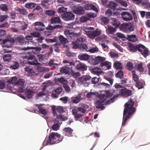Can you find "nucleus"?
Listing matches in <instances>:
<instances>
[{
  "label": "nucleus",
  "mask_w": 150,
  "mask_h": 150,
  "mask_svg": "<svg viewBox=\"0 0 150 150\" xmlns=\"http://www.w3.org/2000/svg\"><path fill=\"white\" fill-rule=\"evenodd\" d=\"M19 67V64L18 62L17 61H15L13 64L11 65L10 67L13 69L16 70L18 69Z\"/></svg>",
  "instance_id": "obj_43"
},
{
  "label": "nucleus",
  "mask_w": 150,
  "mask_h": 150,
  "mask_svg": "<svg viewBox=\"0 0 150 150\" xmlns=\"http://www.w3.org/2000/svg\"><path fill=\"white\" fill-rule=\"evenodd\" d=\"M38 109L39 112L44 115H45L47 113L46 109H44L42 108H39Z\"/></svg>",
  "instance_id": "obj_61"
},
{
  "label": "nucleus",
  "mask_w": 150,
  "mask_h": 150,
  "mask_svg": "<svg viewBox=\"0 0 150 150\" xmlns=\"http://www.w3.org/2000/svg\"><path fill=\"white\" fill-rule=\"evenodd\" d=\"M25 83L24 80L22 79H19L15 83V85H19L20 86L23 85Z\"/></svg>",
  "instance_id": "obj_50"
},
{
  "label": "nucleus",
  "mask_w": 150,
  "mask_h": 150,
  "mask_svg": "<svg viewBox=\"0 0 150 150\" xmlns=\"http://www.w3.org/2000/svg\"><path fill=\"white\" fill-rule=\"evenodd\" d=\"M145 85V82L144 81L142 80H139L135 83V86L138 89L143 88Z\"/></svg>",
  "instance_id": "obj_14"
},
{
  "label": "nucleus",
  "mask_w": 150,
  "mask_h": 150,
  "mask_svg": "<svg viewBox=\"0 0 150 150\" xmlns=\"http://www.w3.org/2000/svg\"><path fill=\"white\" fill-rule=\"evenodd\" d=\"M25 71L28 72V74H32L33 73V71L32 68H30L29 66H27L25 68Z\"/></svg>",
  "instance_id": "obj_54"
},
{
  "label": "nucleus",
  "mask_w": 150,
  "mask_h": 150,
  "mask_svg": "<svg viewBox=\"0 0 150 150\" xmlns=\"http://www.w3.org/2000/svg\"><path fill=\"white\" fill-rule=\"evenodd\" d=\"M35 93L34 90H32L30 89L26 88L25 91V93L26 95L27 98L28 99L31 98L33 96V94Z\"/></svg>",
  "instance_id": "obj_15"
},
{
  "label": "nucleus",
  "mask_w": 150,
  "mask_h": 150,
  "mask_svg": "<svg viewBox=\"0 0 150 150\" xmlns=\"http://www.w3.org/2000/svg\"><path fill=\"white\" fill-rule=\"evenodd\" d=\"M79 48L82 49V50H87L88 49V47L86 44L81 43L79 44Z\"/></svg>",
  "instance_id": "obj_59"
},
{
  "label": "nucleus",
  "mask_w": 150,
  "mask_h": 150,
  "mask_svg": "<svg viewBox=\"0 0 150 150\" xmlns=\"http://www.w3.org/2000/svg\"><path fill=\"white\" fill-rule=\"evenodd\" d=\"M86 32L88 36L91 39H93L97 36L100 35L101 33V31L99 30L98 29H97L95 30H94L93 31L88 30L85 31Z\"/></svg>",
  "instance_id": "obj_6"
},
{
  "label": "nucleus",
  "mask_w": 150,
  "mask_h": 150,
  "mask_svg": "<svg viewBox=\"0 0 150 150\" xmlns=\"http://www.w3.org/2000/svg\"><path fill=\"white\" fill-rule=\"evenodd\" d=\"M127 39L129 41L135 42L138 40V38L135 35L132 34L127 35Z\"/></svg>",
  "instance_id": "obj_19"
},
{
  "label": "nucleus",
  "mask_w": 150,
  "mask_h": 150,
  "mask_svg": "<svg viewBox=\"0 0 150 150\" xmlns=\"http://www.w3.org/2000/svg\"><path fill=\"white\" fill-rule=\"evenodd\" d=\"M41 50L42 48L41 47L36 46L34 47L33 50H32V52L34 54H37L39 53Z\"/></svg>",
  "instance_id": "obj_39"
},
{
  "label": "nucleus",
  "mask_w": 150,
  "mask_h": 150,
  "mask_svg": "<svg viewBox=\"0 0 150 150\" xmlns=\"http://www.w3.org/2000/svg\"><path fill=\"white\" fill-rule=\"evenodd\" d=\"M71 101L74 104H77L79 102L82 100V98L81 97V94L79 93L78 94V96H76L74 98H71Z\"/></svg>",
  "instance_id": "obj_20"
},
{
  "label": "nucleus",
  "mask_w": 150,
  "mask_h": 150,
  "mask_svg": "<svg viewBox=\"0 0 150 150\" xmlns=\"http://www.w3.org/2000/svg\"><path fill=\"white\" fill-rule=\"evenodd\" d=\"M113 67L117 70H121L122 69V64L119 61L115 62L113 64Z\"/></svg>",
  "instance_id": "obj_26"
},
{
  "label": "nucleus",
  "mask_w": 150,
  "mask_h": 150,
  "mask_svg": "<svg viewBox=\"0 0 150 150\" xmlns=\"http://www.w3.org/2000/svg\"><path fill=\"white\" fill-rule=\"evenodd\" d=\"M128 45L129 48L130 52H134L137 51V45L135 46L130 42L128 43Z\"/></svg>",
  "instance_id": "obj_27"
},
{
  "label": "nucleus",
  "mask_w": 150,
  "mask_h": 150,
  "mask_svg": "<svg viewBox=\"0 0 150 150\" xmlns=\"http://www.w3.org/2000/svg\"><path fill=\"white\" fill-rule=\"evenodd\" d=\"M88 62L92 65H97L96 61L95 60L94 58L90 57V59L88 60Z\"/></svg>",
  "instance_id": "obj_47"
},
{
  "label": "nucleus",
  "mask_w": 150,
  "mask_h": 150,
  "mask_svg": "<svg viewBox=\"0 0 150 150\" xmlns=\"http://www.w3.org/2000/svg\"><path fill=\"white\" fill-rule=\"evenodd\" d=\"M120 91L119 95L124 96L125 97L131 96L132 95V91L127 88L125 87L119 90Z\"/></svg>",
  "instance_id": "obj_8"
},
{
  "label": "nucleus",
  "mask_w": 150,
  "mask_h": 150,
  "mask_svg": "<svg viewBox=\"0 0 150 150\" xmlns=\"http://www.w3.org/2000/svg\"><path fill=\"white\" fill-rule=\"evenodd\" d=\"M12 56L10 54H6L3 55V59L6 62H8L11 60Z\"/></svg>",
  "instance_id": "obj_34"
},
{
  "label": "nucleus",
  "mask_w": 150,
  "mask_h": 150,
  "mask_svg": "<svg viewBox=\"0 0 150 150\" xmlns=\"http://www.w3.org/2000/svg\"><path fill=\"white\" fill-rule=\"evenodd\" d=\"M56 11L54 10H46L45 14L49 16H54Z\"/></svg>",
  "instance_id": "obj_38"
},
{
  "label": "nucleus",
  "mask_w": 150,
  "mask_h": 150,
  "mask_svg": "<svg viewBox=\"0 0 150 150\" xmlns=\"http://www.w3.org/2000/svg\"><path fill=\"white\" fill-rule=\"evenodd\" d=\"M144 57H146L150 54V52L148 48L146 47L140 53Z\"/></svg>",
  "instance_id": "obj_30"
},
{
  "label": "nucleus",
  "mask_w": 150,
  "mask_h": 150,
  "mask_svg": "<svg viewBox=\"0 0 150 150\" xmlns=\"http://www.w3.org/2000/svg\"><path fill=\"white\" fill-rule=\"evenodd\" d=\"M0 8L3 11H7L8 9V6L5 4H1L0 5Z\"/></svg>",
  "instance_id": "obj_49"
},
{
  "label": "nucleus",
  "mask_w": 150,
  "mask_h": 150,
  "mask_svg": "<svg viewBox=\"0 0 150 150\" xmlns=\"http://www.w3.org/2000/svg\"><path fill=\"white\" fill-rule=\"evenodd\" d=\"M45 40L47 43H53L55 42H57L58 41V38L56 36H55L53 39L46 38Z\"/></svg>",
  "instance_id": "obj_35"
},
{
  "label": "nucleus",
  "mask_w": 150,
  "mask_h": 150,
  "mask_svg": "<svg viewBox=\"0 0 150 150\" xmlns=\"http://www.w3.org/2000/svg\"><path fill=\"white\" fill-rule=\"evenodd\" d=\"M70 74L72 75L74 78H77L80 75V74L79 72H75L73 70H71Z\"/></svg>",
  "instance_id": "obj_45"
},
{
  "label": "nucleus",
  "mask_w": 150,
  "mask_h": 150,
  "mask_svg": "<svg viewBox=\"0 0 150 150\" xmlns=\"http://www.w3.org/2000/svg\"><path fill=\"white\" fill-rule=\"evenodd\" d=\"M58 38L59 40L62 44H66L68 42V40L62 35H59Z\"/></svg>",
  "instance_id": "obj_29"
},
{
  "label": "nucleus",
  "mask_w": 150,
  "mask_h": 150,
  "mask_svg": "<svg viewBox=\"0 0 150 150\" xmlns=\"http://www.w3.org/2000/svg\"><path fill=\"white\" fill-rule=\"evenodd\" d=\"M60 126L58 123H54L51 127L52 129L54 131H57L59 129Z\"/></svg>",
  "instance_id": "obj_48"
},
{
  "label": "nucleus",
  "mask_w": 150,
  "mask_h": 150,
  "mask_svg": "<svg viewBox=\"0 0 150 150\" xmlns=\"http://www.w3.org/2000/svg\"><path fill=\"white\" fill-rule=\"evenodd\" d=\"M95 60L96 61L97 64L100 63V66L101 67L105 66L107 69L109 70L111 68V63L109 62L105 61L106 59L105 57L98 56L95 57Z\"/></svg>",
  "instance_id": "obj_3"
},
{
  "label": "nucleus",
  "mask_w": 150,
  "mask_h": 150,
  "mask_svg": "<svg viewBox=\"0 0 150 150\" xmlns=\"http://www.w3.org/2000/svg\"><path fill=\"white\" fill-rule=\"evenodd\" d=\"M63 131L64 132H65L66 133H68V134H65V136H67L68 137L72 136V135H71L72 134V133L73 132V130L71 128L68 127H65L63 129Z\"/></svg>",
  "instance_id": "obj_24"
},
{
  "label": "nucleus",
  "mask_w": 150,
  "mask_h": 150,
  "mask_svg": "<svg viewBox=\"0 0 150 150\" xmlns=\"http://www.w3.org/2000/svg\"><path fill=\"white\" fill-rule=\"evenodd\" d=\"M30 34L32 37L35 38H38L41 35L40 33L39 32H34L30 33Z\"/></svg>",
  "instance_id": "obj_56"
},
{
  "label": "nucleus",
  "mask_w": 150,
  "mask_h": 150,
  "mask_svg": "<svg viewBox=\"0 0 150 150\" xmlns=\"http://www.w3.org/2000/svg\"><path fill=\"white\" fill-rule=\"evenodd\" d=\"M16 11L19 12L21 14L23 15V16H25L28 13V12L24 8H18L16 9Z\"/></svg>",
  "instance_id": "obj_33"
},
{
  "label": "nucleus",
  "mask_w": 150,
  "mask_h": 150,
  "mask_svg": "<svg viewBox=\"0 0 150 150\" xmlns=\"http://www.w3.org/2000/svg\"><path fill=\"white\" fill-rule=\"evenodd\" d=\"M64 33L67 36H70L73 38L77 37L80 36L81 33L80 32L77 33L74 32H71L69 30H65L64 31Z\"/></svg>",
  "instance_id": "obj_10"
},
{
  "label": "nucleus",
  "mask_w": 150,
  "mask_h": 150,
  "mask_svg": "<svg viewBox=\"0 0 150 150\" xmlns=\"http://www.w3.org/2000/svg\"><path fill=\"white\" fill-rule=\"evenodd\" d=\"M77 62H78V63L76 64V68L77 69L82 71H85L87 70V67L85 64L79 61Z\"/></svg>",
  "instance_id": "obj_11"
},
{
  "label": "nucleus",
  "mask_w": 150,
  "mask_h": 150,
  "mask_svg": "<svg viewBox=\"0 0 150 150\" xmlns=\"http://www.w3.org/2000/svg\"><path fill=\"white\" fill-rule=\"evenodd\" d=\"M90 56L86 53H81L78 56V58L81 61H88L90 59Z\"/></svg>",
  "instance_id": "obj_13"
},
{
  "label": "nucleus",
  "mask_w": 150,
  "mask_h": 150,
  "mask_svg": "<svg viewBox=\"0 0 150 150\" xmlns=\"http://www.w3.org/2000/svg\"><path fill=\"white\" fill-rule=\"evenodd\" d=\"M36 4L33 2L27 3L25 4V7L27 8H33L35 7Z\"/></svg>",
  "instance_id": "obj_37"
},
{
  "label": "nucleus",
  "mask_w": 150,
  "mask_h": 150,
  "mask_svg": "<svg viewBox=\"0 0 150 150\" xmlns=\"http://www.w3.org/2000/svg\"><path fill=\"white\" fill-rule=\"evenodd\" d=\"M71 9L73 13L76 14L81 15L85 13V10L82 6H78L74 5L72 7Z\"/></svg>",
  "instance_id": "obj_7"
},
{
  "label": "nucleus",
  "mask_w": 150,
  "mask_h": 150,
  "mask_svg": "<svg viewBox=\"0 0 150 150\" xmlns=\"http://www.w3.org/2000/svg\"><path fill=\"white\" fill-rule=\"evenodd\" d=\"M117 37L125 41L127 40V37H126L125 35L120 33H117L116 34Z\"/></svg>",
  "instance_id": "obj_46"
},
{
  "label": "nucleus",
  "mask_w": 150,
  "mask_h": 150,
  "mask_svg": "<svg viewBox=\"0 0 150 150\" xmlns=\"http://www.w3.org/2000/svg\"><path fill=\"white\" fill-rule=\"evenodd\" d=\"M134 30L133 24L130 22L122 23L120 27V30L126 33L133 31Z\"/></svg>",
  "instance_id": "obj_4"
},
{
  "label": "nucleus",
  "mask_w": 150,
  "mask_h": 150,
  "mask_svg": "<svg viewBox=\"0 0 150 150\" xmlns=\"http://www.w3.org/2000/svg\"><path fill=\"white\" fill-rule=\"evenodd\" d=\"M68 64H67L66 66L62 67L60 70V71L62 73L66 75L67 74L69 75L70 74V71L68 69L67 67Z\"/></svg>",
  "instance_id": "obj_22"
},
{
  "label": "nucleus",
  "mask_w": 150,
  "mask_h": 150,
  "mask_svg": "<svg viewBox=\"0 0 150 150\" xmlns=\"http://www.w3.org/2000/svg\"><path fill=\"white\" fill-rule=\"evenodd\" d=\"M63 139V137L57 132L50 133L48 136V139L46 142V144H45L46 141L45 139L42 144V145L44 146L41 148L40 150H41L45 146L48 145L49 144L52 145L59 143L62 141Z\"/></svg>",
  "instance_id": "obj_2"
},
{
  "label": "nucleus",
  "mask_w": 150,
  "mask_h": 150,
  "mask_svg": "<svg viewBox=\"0 0 150 150\" xmlns=\"http://www.w3.org/2000/svg\"><path fill=\"white\" fill-rule=\"evenodd\" d=\"M134 101L131 99L125 104L123 112L122 126H125L127 120L135 112L136 109L134 107Z\"/></svg>",
  "instance_id": "obj_1"
},
{
  "label": "nucleus",
  "mask_w": 150,
  "mask_h": 150,
  "mask_svg": "<svg viewBox=\"0 0 150 150\" xmlns=\"http://www.w3.org/2000/svg\"><path fill=\"white\" fill-rule=\"evenodd\" d=\"M146 47L144 45L141 44H139L137 45V51H138L141 53L143 50Z\"/></svg>",
  "instance_id": "obj_40"
},
{
  "label": "nucleus",
  "mask_w": 150,
  "mask_h": 150,
  "mask_svg": "<svg viewBox=\"0 0 150 150\" xmlns=\"http://www.w3.org/2000/svg\"><path fill=\"white\" fill-rule=\"evenodd\" d=\"M90 19L87 16H82L80 18V21L82 23H85L87 22L88 21L90 20Z\"/></svg>",
  "instance_id": "obj_44"
},
{
  "label": "nucleus",
  "mask_w": 150,
  "mask_h": 150,
  "mask_svg": "<svg viewBox=\"0 0 150 150\" xmlns=\"http://www.w3.org/2000/svg\"><path fill=\"white\" fill-rule=\"evenodd\" d=\"M6 82L4 80H2L0 81V89H3L6 87Z\"/></svg>",
  "instance_id": "obj_57"
},
{
  "label": "nucleus",
  "mask_w": 150,
  "mask_h": 150,
  "mask_svg": "<svg viewBox=\"0 0 150 150\" xmlns=\"http://www.w3.org/2000/svg\"><path fill=\"white\" fill-rule=\"evenodd\" d=\"M58 117L60 121H64L66 120L68 118L66 116H64L63 115L61 114L58 115Z\"/></svg>",
  "instance_id": "obj_58"
},
{
  "label": "nucleus",
  "mask_w": 150,
  "mask_h": 150,
  "mask_svg": "<svg viewBox=\"0 0 150 150\" xmlns=\"http://www.w3.org/2000/svg\"><path fill=\"white\" fill-rule=\"evenodd\" d=\"M100 20L103 22L105 25H107L109 23V20L107 17L100 16Z\"/></svg>",
  "instance_id": "obj_36"
},
{
  "label": "nucleus",
  "mask_w": 150,
  "mask_h": 150,
  "mask_svg": "<svg viewBox=\"0 0 150 150\" xmlns=\"http://www.w3.org/2000/svg\"><path fill=\"white\" fill-rule=\"evenodd\" d=\"M92 71L93 73L98 76L101 75L103 72L101 68L98 67L93 68L92 69Z\"/></svg>",
  "instance_id": "obj_21"
},
{
  "label": "nucleus",
  "mask_w": 150,
  "mask_h": 150,
  "mask_svg": "<svg viewBox=\"0 0 150 150\" xmlns=\"http://www.w3.org/2000/svg\"><path fill=\"white\" fill-rule=\"evenodd\" d=\"M85 10H92L96 12H98V9L96 8L95 6L91 4H87L84 5Z\"/></svg>",
  "instance_id": "obj_12"
},
{
  "label": "nucleus",
  "mask_w": 150,
  "mask_h": 150,
  "mask_svg": "<svg viewBox=\"0 0 150 150\" xmlns=\"http://www.w3.org/2000/svg\"><path fill=\"white\" fill-rule=\"evenodd\" d=\"M38 64L37 66L36 67V69L37 71L39 73L43 72V67L41 66L42 64L40 63V64Z\"/></svg>",
  "instance_id": "obj_51"
},
{
  "label": "nucleus",
  "mask_w": 150,
  "mask_h": 150,
  "mask_svg": "<svg viewBox=\"0 0 150 150\" xmlns=\"http://www.w3.org/2000/svg\"><path fill=\"white\" fill-rule=\"evenodd\" d=\"M117 29L115 27H113L111 25H109L108 26L107 31L109 34L113 35L116 31Z\"/></svg>",
  "instance_id": "obj_23"
},
{
  "label": "nucleus",
  "mask_w": 150,
  "mask_h": 150,
  "mask_svg": "<svg viewBox=\"0 0 150 150\" xmlns=\"http://www.w3.org/2000/svg\"><path fill=\"white\" fill-rule=\"evenodd\" d=\"M67 8L62 7L58 8V12L59 13H62L64 12H66L67 11Z\"/></svg>",
  "instance_id": "obj_64"
},
{
  "label": "nucleus",
  "mask_w": 150,
  "mask_h": 150,
  "mask_svg": "<svg viewBox=\"0 0 150 150\" xmlns=\"http://www.w3.org/2000/svg\"><path fill=\"white\" fill-rule=\"evenodd\" d=\"M127 67L128 69L130 71L132 70L133 69V64L130 62H128L127 63Z\"/></svg>",
  "instance_id": "obj_62"
},
{
  "label": "nucleus",
  "mask_w": 150,
  "mask_h": 150,
  "mask_svg": "<svg viewBox=\"0 0 150 150\" xmlns=\"http://www.w3.org/2000/svg\"><path fill=\"white\" fill-rule=\"evenodd\" d=\"M57 111L60 113H63L65 111L63 107L57 106Z\"/></svg>",
  "instance_id": "obj_63"
},
{
  "label": "nucleus",
  "mask_w": 150,
  "mask_h": 150,
  "mask_svg": "<svg viewBox=\"0 0 150 150\" xmlns=\"http://www.w3.org/2000/svg\"><path fill=\"white\" fill-rule=\"evenodd\" d=\"M50 21L51 24L60 23L61 22V20L59 17H54L51 18Z\"/></svg>",
  "instance_id": "obj_17"
},
{
  "label": "nucleus",
  "mask_w": 150,
  "mask_h": 150,
  "mask_svg": "<svg viewBox=\"0 0 150 150\" xmlns=\"http://www.w3.org/2000/svg\"><path fill=\"white\" fill-rule=\"evenodd\" d=\"M119 96V94H117L114 96L110 99L108 100L105 102V101L104 103V105H109L111 103H114L115 101V99L117 98Z\"/></svg>",
  "instance_id": "obj_16"
},
{
  "label": "nucleus",
  "mask_w": 150,
  "mask_h": 150,
  "mask_svg": "<svg viewBox=\"0 0 150 150\" xmlns=\"http://www.w3.org/2000/svg\"><path fill=\"white\" fill-rule=\"evenodd\" d=\"M49 1V0L42 1L41 2V5L45 8H48L49 5V4H48V2Z\"/></svg>",
  "instance_id": "obj_55"
},
{
  "label": "nucleus",
  "mask_w": 150,
  "mask_h": 150,
  "mask_svg": "<svg viewBox=\"0 0 150 150\" xmlns=\"http://www.w3.org/2000/svg\"><path fill=\"white\" fill-rule=\"evenodd\" d=\"M121 15L122 18L125 21H130L133 19L132 14L127 11L122 12Z\"/></svg>",
  "instance_id": "obj_9"
},
{
  "label": "nucleus",
  "mask_w": 150,
  "mask_h": 150,
  "mask_svg": "<svg viewBox=\"0 0 150 150\" xmlns=\"http://www.w3.org/2000/svg\"><path fill=\"white\" fill-rule=\"evenodd\" d=\"M27 63L29 65L36 66L38 64H40V63L38 62L36 58L34 59L33 60H32V61H28Z\"/></svg>",
  "instance_id": "obj_42"
},
{
  "label": "nucleus",
  "mask_w": 150,
  "mask_h": 150,
  "mask_svg": "<svg viewBox=\"0 0 150 150\" xmlns=\"http://www.w3.org/2000/svg\"><path fill=\"white\" fill-rule=\"evenodd\" d=\"M115 77L117 78H119L120 79H124V74L122 71L119 70L115 74Z\"/></svg>",
  "instance_id": "obj_41"
},
{
  "label": "nucleus",
  "mask_w": 150,
  "mask_h": 150,
  "mask_svg": "<svg viewBox=\"0 0 150 150\" xmlns=\"http://www.w3.org/2000/svg\"><path fill=\"white\" fill-rule=\"evenodd\" d=\"M75 17V15L71 12H67L62 14L61 16L62 19L67 21L74 20Z\"/></svg>",
  "instance_id": "obj_5"
},
{
  "label": "nucleus",
  "mask_w": 150,
  "mask_h": 150,
  "mask_svg": "<svg viewBox=\"0 0 150 150\" xmlns=\"http://www.w3.org/2000/svg\"><path fill=\"white\" fill-rule=\"evenodd\" d=\"M72 44L73 45L72 47L73 49H76L79 48V43L76 40L75 41H73Z\"/></svg>",
  "instance_id": "obj_52"
},
{
  "label": "nucleus",
  "mask_w": 150,
  "mask_h": 150,
  "mask_svg": "<svg viewBox=\"0 0 150 150\" xmlns=\"http://www.w3.org/2000/svg\"><path fill=\"white\" fill-rule=\"evenodd\" d=\"M134 67L135 69H137L139 72H143L144 71L142 63L136 64Z\"/></svg>",
  "instance_id": "obj_32"
},
{
  "label": "nucleus",
  "mask_w": 150,
  "mask_h": 150,
  "mask_svg": "<svg viewBox=\"0 0 150 150\" xmlns=\"http://www.w3.org/2000/svg\"><path fill=\"white\" fill-rule=\"evenodd\" d=\"M118 6V4L113 1H110L108 5V7L112 9H115Z\"/></svg>",
  "instance_id": "obj_28"
},
{
  "label": "nucleus",
  "mask_w": 150,
  "mask_h": 150,
  "mask_svg": "<svg viewBox=\"0 0 150 150\" xmlns=\"http://www.w3.org/2000/svg\"><path fill=\"white\" fill-rule=\"evenodd\" d=\"M17 78L16 76H13L7 80V83H11V84H14L15 85V83L17 81Z\"/></svg>",
  "instance_id": "obj_31"
},
{
  "label": "nucleus",
  "mask_w": 150,
  "mask_h": 150,
  "mask_svg": "<svg viewBox=\"0 0 150 150\" xmlns=\"http://www.w3.org/2000/svg\"><path fill=\"white\" fill-rule=\"evenodd\" d=\"M86 15L88 18H94L97 16V14L95 13H93L91 12L87 13Z\"/></svg>",
  "instance_id": "obj_53"
},
{
  "label": "nucleus",
  "mask_w": 150,
  "mask_h": 150,
  "mask_svg": "<svg viewBox=\"0 0 150 150\" xmlns=\"http://www.w3.org/2000/svg\"><path fill=\"white\" fill-rule=\"evenodd\" d=\"M112 19V25L115 27V28L117 29L118 28L120 29V27L121 24L118 20L115 18H113Z\"/></svg>",
  "instance_id": "obj_18"
},
{
  "label": "nucleus",
  "mask_w": 150,
  "mask_h": 150,
  "mask_svg": "<svg viewBox=\"0 0 150 150\" xmlns=\"http://www.w3.org/2000/svg\"><path fill=\"white\" fill-rule=\"evenodd\" d=\"M54 79L55 81L60 82L64 85L67 84L68 83L67 81L65 79L63 76L58 78L57 79L55 77Z\"/></svg>",
  "instance_id": "obj_25"
},
{
  "label": "nucleus",
  "mask_w": 150,
  "mask_h": 150,
  "mask_svg": "<svg viewBox=\"0 0 150 150\" xmlns=\"http://www.w3.org/2000/svg\"><path fill=\"white\" fill-rule=\"evenodd\" d=\"M109 54L111 58H113L115 59H117L118 57V55L117 53L110 52Z\"/></svg>",
  "instance_id": "obj_60"
}]
</instances>
